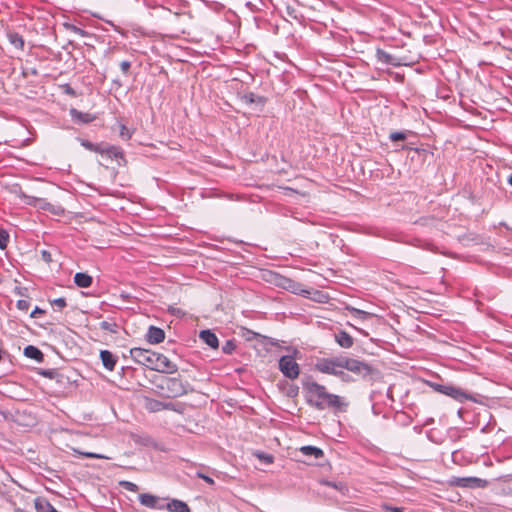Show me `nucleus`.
Returning a JSON list of instances; mask_svg holds the SVG:
<instances>
[{
  "instance_id": "nucleus-1",
  "label": "nucleus",
  "mask_w": 512,
  "mask_h": 512,
  "mask_svg": "<svg viewBox=\"0 0 512 512\" xmlns=\"http://www.w3.org/2000/svg\"><path fill=\"white\" fill-rule=\"evenodd\" d=\"M305 389L308 393V402L318 410H323L326 407H339L341 405L340 397L328 393L323 385L310 382L305 384Z\"/></svg>"
},
{
  "instance_id": "nucleus-2",
  "label": "nucleus",
  "mask_w": 512,
  "mask_h": 512,
  "mask_svg": "<svg viewBox=\"0 0 512 512\" xmlns=\"http://www.w3.org/2000/svg\"><path fill=\"white\" fill-rule=\"evenodd\" d=\"M316 369L325 374L344 377V356L320 359L316 363Z\"/></svg>"
},
{
  "instance_id": "nucleus-3",
  "label": "nucleus",
  "mask_w": 512,
  "mask_h": 512,
  "mask_svg": "<svg viewBox=\"0 0 512 512\" xmlns=\"http://www.w3.org/2000/svg\"><path fill=\"white\" fill-rule=\"evenodd\" d=\"M162 390L166 391V397L177 398L188 393L190 386L184 383L179 378H165L163 383L159 386Z\"/></svg>"
},
{
  "instance_id": "nucleus-4",
  "label": "nucleus",
  "mask_w": 512,
  "mask_h": 512,
  "mask_svg": "<svg viewBox=\"0 0 512 512\" xmlns=\"http://www.w3.org/2000/svg\"><path fill=\"white\" fill-rule=\"evenodd\" d=\"M157 354L154 351L138 347L130 350V355L135 362L151 370H155Z\"/></svg>"
},
{
  "instance_id": "nucleus-5",
  "label": "nucleus",
  "mask_w": 512,
  "mask_h": 512,
  "mask_svg": "<svg viewBox=\"0 0 512 512\" xmlns=\"http://www.w3.org/2000/svg\"><path fill=\"white\" fill-rule=\"evenodd\" d=\"M344 368L352 373H355V374L363 377V378L368 377L373 372V369L369 364L359 361V360H356V359H353V358L345 357V356H344Z\"/></svg>"
},
{
  "instance_id": "nucleus-6",
  "label": "nucleus",
  "mask_w": 512,
  "mask_h": 512,
  "mask_svg": "<svg viewBox=\"0 0 512 512\" xmlns=\"http://www.w3.org/2000/svg\"><path fill=\"white\" fill-rule=\"evenodd\" d=\"M279 370L289 379H296L299 376L300 368L292 356L285 355L279 360Z\"/></svg>"
},
{
  "instance_id": "nucleus-7",
  "label": "nucleus",
  "mask_w": 512,
  "mask_h": 512,
  "mask_svg": "<svg viewBox=\"0 0 512 512\" xmlns=\"http://www.w3.org/2000/svg\"><path fill=\"white\" fill-rule=\"evenodd\" d=\"M430 386L437 392L442 393L444 395L450 396L453 399L463 402L468 399L467 394L458 387L453 385H442L437 383H431Z\"/></svg>"
},
{
  "instance_id": "nucleus-8",
  "label": "nucleus",
  "mask_w": 512,
  "mask_h": 512,
  "mask_svg": "<svg viewBox=\"0 0 512 512\" xmlns=\"http://www.w3.org/2000/svg\"><path fill=\"white\" fill-rule=\"evenodd\" d=\"M452 484L462 488H485L488 481L478 477H455Z\"/></svg>"
},
{
  "instance_id": "nucleus-9",
  "label": "nucleus",
  "mask_w": 512,
  "mask_h": 512,
  "mask_svg": "<svg viewBox=\"0 0 512 512\" xmlns=\"http://www.w3.org/2000/svg\"><path fill=\"white\" fill-rule=\"evenodd\" d=\"M178 367L170 361L165 355L158 353L156 357L155 370L160 373L173 374L177 372Z\"/></svg>"
},
{
  "instance_id": "nucleus-10",
  "label": "nucleus",
  "mask_w": 512,
  "mask_h": 512,
  "mask_svg": "<svg viewBox=\"0 0 512 512\" xmlns=\"http://www.w3.org/2000/svg\"><path fill=\"white\" fill-rule=\"evenodd\" d=\"M241 101L247 105H255L258 110H262L266 99L253 92H249L241 96Z\"/></svg>"
},
{
  "instance_id": "nucleus-11",
  "label": "nucleus",
  "mask_w": 512,
  "mask_h": 512,
  "mask_svg": "<svg viewBox=\"0 0 512 512\" xmlns=\"http://www.w3.org/2000/svg\"><path fill=\"white\" fill-rule=\"evenodd\" d=\"M21 197H23L25 199V203L29 205H34L41 209L49 210L52 211L53 213H58L55 207L52 204L45 201L44 199L27 196L24 193L21 194Z\"/></svg>"
},
{
  "instance_id": "nucleus-12",
  "label": "nucleus",
  "mask_w": 512,
  "mask_h": 512,
  "mask_svg": "<svg viewBox=\"0 0 512 512\" xmlns=\"http://www.w3.org/2000/svg\"><path fill=\"white\" fill-rule=\"evenodd\" d=\"M139 501L143 506L154 509H161L160 498L152 494L144 493L139 495Z\"/></svg>"
},
{
  "instance_id": "nucleus-13",
  "label": "nucleus",
  "mask_w": 512,
  "mask_h": 512,
  "mask_svg": "<svg viewBox=\"0 0 512 512\" xmlns=\"http://www.w3.org/2000/svg\"><path fill=\"white\" fill-rule=\"evenodd\" d=\"M165 338V333L162 329L150 326L147 333V340L151 344L161 343Z\"/></svg>"
},
{
  "instance_id": "nucleus-14",
  "label": "nucleus",
  "mask_w": 512,
  "mask_h": 512,
  "mask_svg": "<svg viewBox=\"0 0 512 512\" xmlns=\"http://www.w3.org/2000/svg\"><path fill=\"white\" fill-rule=\"evenodd\" d=\"M100 358H101L103 366L106 369L112 371L115 368L117 359L110 351L102 350L100 352Z\"/></svg>"
},
{
  "instance_id": "nucleus-15",
  "label": "nucleus",
  "mask_w": 512,
  "mask_h": 512,
  "mask_svg": "<svg viewBox=\"0 0 512 512\" xmlns=\"http://www.w3.org/2000/svg\"><path fill=\"white\" fill-rule=\"evenodd\" d=\"M199 337L205 344H207L211 348L215 349L219 345L217 336L210 330L201 331Z\"/></svg>"
},
{
  "instance_id": "nucleus-16",
  "label": "nucleus",
  "mask_w": 512,
  "mask_h": 512,
  "mask_svg": "<svg viewBox=\"0 0 512 512\" xmlns=\"http://www.w3.org/2000/svg\"><path fill=\"white\" fill-rule=\"evenodd\" d=\"M335 340L343 348H350L354 343L353 338L345 331L337 333L335 335Z\"/></svg>"
},
{
  "instance_id": "nucleus-17",
  "label": "nucleus",
  "mask_w": 512,
  "mask_h": 512,
  "mask_svg": "<svg viewBox=\"0 0 512 512\" xmlns=\"http://www.w3.org/2000/svg\"><path fill=\"white\" fill-rule=\"evenodd\" d=\"M24 355L30 359H34L37 362H42L44 355L40 349L33 345H28L24 348Z\"/></svg>"
},
{
  "instance_id": "nucleus-18",
  "label": "nucleus",
  "mask_w": 512,
  "mask_h": 512,
  "mask_svg": "<svg viewBox=\"0 0 512 512\" xmlns=\"http://www.w3.org/2000/svg\"><path fill=\"white\" fill-rule=\"evenodd\" d=\"M92 277L86 273H76L74 276L75 284L80 288H88L92 284Z\"/></svg>"
},
{
  "instance_id": "nucleus-19",
  "label": "nucleus",
  "mask_w": 512,
  "mask_h": 512,
  "mask_svg": "<svg viewBox=\"0 0 512 512\" xmlns=\"http://www.w3.org/2000/svg\"><path fill=\"white\" fill-rule=\"evenodd\" d=\"M299 451L304 455V456H310V457H314V458H320L323 456V451L318 448V447H315V446H302Z\"/></svg>"
},
{
  "instance_id": "nucleus-20",
  "label": "nucleus",
  "mask_w": 512,
  "mask_h": 512,
  "mask_svg": "<svg viewBox=\"0 0 512 512\" xmlns=\"http://www.w3.org/2000/svg\"><path fill=\"white\" fill-rule=\"evenodd\" d=\"M167 509L172 512H190L188 505L180 500H172L169 502Z\"/></svg>"
},
{
  "instance_id": "nucleus-21",
  "label": "nucleus",
  "mask_w": 512,
  "mask_h": 512,
  "mask_svg": "<svg viewBox=\"0 0 512 512\" xmlns=\"http://www.w3.org/2000/svg\"><path fill=\"white\" fill-rule=\"evenodd\" d=\"M376 55L377 59L382 63L391 64L393 66H398L400 64L394 56L383 50H377Z\"/></svg>"
},
{
  "instance_id": "nucleus-22",
  "label": "nucleus",
  "mask_w": 512,
  "mask_h": 512,
  "mask_svg": "<svg viewBox=\"0 0 512 512\" xmlns=\"http://www.w3.org/2000/svg\"><path fill=\"white\" fill-rule=\"evenodd\" d=\"M163 402L162 401H159V400H156V399H152V398H147L145 400V408L150 411V412H159V411H162L163 410Z\"/></svg>"
},
{
  "instance_id": "nucleus-23",
  "label": "nucleus",
  "mask_w": 512,
  "mask_h": 512,
  "mask_svg": "<svg viewBox=\"0 0 512 512\" xmlns=\"http://www.w3.org/2000/svg\"><path fill=\"white\" fill-rule=\"evenodd\" d=\"M347 309L351 312L353 318L359 321H365L373 317V314L354 307H348Z\"/></svg>"
},
{
  "instance_id": "nucleus-24",
  "label": "nucleus",
  "mask_w": 512,
  "mask_h": 512,
  "mask_svg": "<svg viewBox=\"0 0 512 512\" xmlns=\"http://www.w3.org/2000/svg\"><path fill=\"white\" fill-rule=\"evenodd\" d=\"M37 512H58L49 502L37 499L35 501Z\"/></svg>"
},
{
  "instance_id": "nucleus-25",
  "label": "nucleus",
  "mask_w": 512,
  "mask_h": 512,
  "mask_svg": "<svg viewBox=\"0 0 512 512\" xmlns=\"http://www.w3.org/2000/svg\"><path fill=\"white\" fill-rule=\"evenodd\" d=\"M70 115L73 120H76V121H79L82 123H88L92 120V117L89 114L82 113L74 108L70 110Z\"/></svg>"
},
{
  "instance_id": "nucleus-26",
  "label": "nucleus",
  "mask_w": 512,
  "mask_h": 512,
  "mask_svg": "<svg viewBox=\"0 0 512 512\" xmlns=\"http://www.w3.org/2000/svg\"><path fill=\"white\" fill-rule=\"evenodd\" d=\"M9 41L14 47L18 49H23L24 47V39L17 33L9 34Z\"/></svg>"
},
{
  "instance_id": "nucleus-27",
  "label": "nucleus",
  "mask_w": 512,
  "mask_h": 512,
  "mask_svg": "<svg viewBox=\"0 0 512 512\" xmlns=\"http://www.w3.org/2000/svg\"><path fill=\"white\" fill-rule=\"evenodd\" d=\"M100 329L109 331L111 333H118V325L115 322L102 321L99 324Z\"/></svg>"
},
{
  "instance_id": "nucleus-28",
  "label": "nucleus",
  "mask_w": 512,
  "mask_h": 512,
  "mask_svg": "<svg viewBox=\"0 0 512 512\" xmlns=\"http://www.w3.org/2000/svg\"><path fill=\"white\" fill-rule=\"evenodd\" d=\"M73 451L81 456L87 457V458H94V459H109V457H106L102 454L93 453V452H84L79 449L73 448Z\"/></svg>"
},
{
  "instance_id": "nucleus-29",
  "label": "nucleus",
  "mask_w": 512,
  "mask_h": 512,
  "mask_svg": "<svg viewBox=\"0 0 512 512\" xmlns=\"http://www.w3.org/2000/svg\"><path fill=\"white\" fill-rule=\"evenodd\" d=\"M236 344L234 340H227L225 344L222 346V351L226 354H232L235 350Z\"/></svg>"
},
{
  "instance_id": "nucleus-30",
  "label": "nucleus",
  "mask_w": 512,
  "mask_h": 512,
  "mask_svg": "<svg viewBox=\"0 0 512 512\" xmlns=\"http://www.w3.org/2000/svg\"><path fill=\"white\" fill-rule=\"evenodd\" d=\"M8 241H9V234L1 229L0 230V249L4 250L7 245H8Z\"/></svg>"
},
{
  "instance_id": "nucleus-31",
  "label": "nucleus",
  "mask_w": 512,
  "mask_h": 512,
  "mask_svg": "<svg viewBox=\"0 0 512 512\" xmlns=\"http://www.w3.org/2000/svg\"><path fill=\"white\" fill-rule=\"evenodd\" d=\"M120 485L127 491H130V492L138 491V486L135 483L130 482V481H121Z\"/></svg>"
},
{
  "instance_id": "nucleus-32",
  "label": "nucleus",
  "mask_w": 512,
  "mask_h": 512,
  "mask_svg": "<svg viewBox=\"0 0 512 512\" xmlns=\"http://www.w3.org/2000/svg\"><path fill=\"white\" fill-rule=\"evenodd\" d=\"M39 374L46 378L54 379L58 375V372L54 369H41Z\"/></svg>"
},
{
  "instance_id": "nucleus-33",
  "label": "nucleus",
  "mask_w": 512,
  "mask_h": 512,
  "mask_svg": "<svg viewBox=\"0 0 512 512\" xmlns=\"http://www.w3.org/2000/svg\"><path fill=\"white\" fill-rule=\"evenodd\" d=\"M256 457L263 461L265 464H271L273 462V456L262 452L255 453Z\"/></svg>"
},
{
  "instance_id": "nucleus-34",
  "label": "nucleus",
  "mask_w": 512,
  "mask_h": 512,
  "mask_svg": "<svg viewBox=\"0 0 512 512\" xmlns=\"http://www.w3.org/2000/svg\"><path fill=\"white\" fill-rule=\"evenodd\" d=\"M406 137V134L403 132H392L389 136L390 140L393 142L403 141Z\"/></svg>"
},
{
  "instance_id": "nucleus-35",
  "label": "nucleus",
  "mask_w": 512,
  "mask_h": 512,
  "mask_svg": "<svg viewBox=\"0 0 512 512\" xmlns=\"http://www.w3.org/2000/svg\"><path fill=\"white\" fill-rule=\"evenodd\" d=\"M120 137L124 140H128L131 137V132L125 125H120Z\"/></svg>"
},
{
  "instance_id": "nucleus-36",
  "label": "nucleus",
  "mask_w": 512,
  "mask_h": 512,
  "mask_svg": "<svg viewBox=\"0 0 512 512\" xmlns=\"http://www.w3.org/2000/svg\"><path fill=\"white\" fill-rule=\"evenodd\" d=\"M16 306L19 310L26 312L29 309L30 303L27 300L20 299L17 301Z\"/></svg>"
},
{
  "instance_id": "nucleus-37",
  "label": "nucleus",
  "mask_w": 512,
  "mask_h": 512,
  "mask_svg": "<svg viewBox=\"0 0 512 512\" xmlns=\"http://www.w3.org/2000/svg\"><path fill=\"white\" fill-rule=\"evenodd\" d=\"M51 304L55 307H57L59 310L63 309L64 307H66V300L64 298H57V299H54Z\"/></svg>"
},
{
  "instance_id": "nucleus-38",
  "label": "nucleus",
  "mask_w": 512,
  "mask_h": 512,
  "mask_svg": "<svg viewBox=\"0 0 512 512\" xmlns=\"http://www.w3.org/2000/svg\"><path fill=\"white\" fill-rule=\"evenodd\" d=\"M107 153L109 156H114V157H122V153L119 151L118 148L116 147H110L108 150H107Z\"/></svg>"
},
{
  "instance_id": "nucleus-39",
  "label": "nucleus",
  "mask_w": 512,
  "mask_h": 512,
  "mask_svg": "<svg viewBox=\"0 0 512 512\" xmlns=\"http://www.w3.org/2000/svg\"><path fill=\"white\" fill-rule=\"evenodd\" d=\"M196 475H197V477L203 479L209 485H213L214 484V480L211 477H209V476H207V475H205V474H203L201 472H197Z\"/></svg>"
},
{
  "instance_id": "nucleus-40",
  "label": "nucleus",
  "mask_w": 512,
  "mask_h": 512,
  "mask_svg": "<svg viewBox=\"0 0 512 512\" xmlns=\"http://www.w3.org/2000/svg\"><path fill=\"white\" fill-rule=\"evenodd\" d=\"M130 67H131V62H129V61H126V60H125V61H122V62L120 63V68H121V70H122V72H123L124 74H127V73H128V71H129Z\"/></svg>"
},
{
  "instance_id": "nucleus-41",
  "label": "nucleus",
  "mask_w": 512,
  "mask_h": 512,
  "mask_svg": "<svg viewBox=\"0 0 512 512\" xmlns=\"http://www.w3.org/2000/svg\"><path fill=\"white\" fill-rule=\"evenodd\" d=\"M322 484L326 485V486H330V487H333L335 489H338V490H343L344 486L342 485V483H333V482H329V481H323Z\"/></svg>"
},
{
  "instance_id": "nucleus-42",
  "label": "nucleus",
  "mask_w": 512,
  "mask_h": 512,
  "mask_svg": "<svg viewBox=\"0 0 512 512\" xmlns=\"http://www.w3.org/2000/svg\"><path fill=\"white\" fill-rule=\"evenodd\" d=\"M163 410H173L179 412V410L176 408V405L171 402H163Z\"/></svg>"
},
{
  "instance_id": "nucleus-43",
  "label": "nucleus",
  "mask_w": 512,
  "mask_h": 512,
  "mask_svg": "<svg viewBox=\"0 0 512 512\" xmlns=\"http://www.w3.org/2000/svg\"><path fill=\"white\" fill-rule=\"evenodd\" d=\"M382 508L387 512H403V510L401 508L392 507L389 505H383Z\"/></svg>"
},
{
  "instance_id": "nucleus-44",
  "label": "nucleus",
  "mask_w": 512,
  "mask_h": 512,
  "mask_svg": "<svg viewBox=\"0 0 512 512\" xmlns=\"http://www.w3.org/2000/svg\"><path fill=\"white\" fill-rule=\"evenodd\" d=\"M41 256H42V259H43L45 262H47V263H49V262H51V261H52L51 254H50L48 251H46V250H43V251L41 252Z\"/></svg>"
},
{
  "instance_id": "nucleus-45",
  "label": "nucleus",
  "mask_w": 512,
  "mask_h": 512,
  "mask_svg": "<svg viewBox=\"0 0 512 512\" xmlns=\"http://www.w3.org/2000/svg\"><path fill=\"white\" fill-rule=\"evenodd\" d=\"M82 145H83L85 148L89 149V150L97 151V149L95 148L94 144H93V143H91V142L83 141V142H82Z\"/></svg>"
},
{
  "instance_id": "nucleus-46",
  "label": "nucleus",
  "mask_w": 512,
  "mask_h": 512,
  "mask_svg": "<svg viewBox=\"0 0 512 512\" xmlns=\"http://www.w3.org/2000/svg\"><path fill=\"white\" fill-rule=\"evenodd\" d=\"M44 311L40 309L39 307H36L30 314L31 317H36L38 314H43Z\"/></svg>"
},
{
  "instance_id": "nucleus-47",
  "label": "nucleus",
  "mask_w": 512,
  "mask_h": 512,
  "mask_svg": "<svg viewBox=\"0 0 512 512\" xmlns=\"http://www.w3.org/2000/svg\"><path fill=\"white\" fill-rule=\"evenodd\" d=\"M73 31L77 34L84 35V31L76 26L72 27Z\"/></svg>"
},
{
  "instance_id": "nucleus-48",
  "label": "nucleus",
  "mask_w": 512,
  "mask_h": 512,
  "mask_svg": "<svg viewBox=\"0 0 512 512\" xmlns=\"http://www.w3.org/2000/svg\"><path fill=\"white\" fill-rule=\"evenodd\" d=\"M339 378L346 382L351 380V377L345 372H344V377H339Z\"/></svg>"
},
{
  "instance_id": "nucleus-49",
  "label": "nucleus",
  "mask_w": 512,
  "mask_h": 512,
  "mask_svg": "<svg viewBox=\"0 0 512 512\" xmlns=\"http://www.w3.org/2000/svg\"><path fill=\"white\" fill-rule=\"evenodd\" d=\"M508 183L512 186V175L508 178Z\"/></svg>"
},
{
  "instance_id": "nucleus-50",
  "label": "nucleus",
  "mask_w": 512,
  "mask_h": 512,
  "mask_svg": "<svg viewBox=\"0 0 512 512\" xmlns=\"http://www.w3.org/2000/svg\"><path fill=\"white\" fill-rule=\"evenodd\" d=\"M301 293L303 294H309V291L308 290H302Z\"/></svg>"
},
{
  "instance_id": "nucleus-51",
  "label": "nucleus",
  "mask_w": 512,
  "mask_h": 512,
  "mask_svg": "<svg viewBox=\"0 0 512 512\" xmlns=\"http://www.w3.org/2000/svg\"><path fill=\"white\" fill-rule=\"evenodd\" d=\"M511 478H512V474H511Z\"/></svg>"
}]
</instances>
